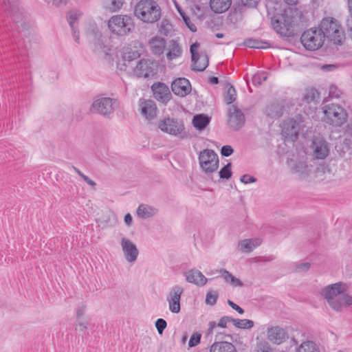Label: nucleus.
<instances>
[{
	"mask_svg": "<svg viewBox=\"0 0 352 352\" xmlns=\"http://www.w3.org/2000/svg\"><path fill=\"white\" fill-rule=\"evenodd\" d=\"M159 32L166 36H170L173 32V27L170 22L166 19H163L160 23L158 25Z\"/></svg>",
	"mask_w": 352,
	"mask_h": 352,
	"instance_id": "34",
	"label": "nucleus"
},
{
	"mask_svg": "<svg viewBox=\"0 0 352 352\" xmlns=\"http://www.w3.org/2000/svg\"><path fill=\"white\" fill-rule=\"evenodd\" d=\"M245 116L241 109L232 105L228 111V124L233 130H239L245 124Z\"/></svg>",
	"mask_w": 352,
	"mask_h": 352,
	"instance_id": "19",
	"label": "nucleus"
},
{
	"mask_svg": "<svg viewBox=\"0 0 352 352\" xmlns=\"http://www.w3.org/2000/svg\"><path fill=\"white\" fill-rule=\"evenodd\" d=\"M320 98V94L316 89H310L306 91L302 98V101L306 103L314 102L316 104Z\"/></svg>",
	"mask_w": 352,
	"mask_h": 352,
	"instance_id": "36",
	"label": "nucleus"
},
{
	"mask_svg": "<svg viewBox=\"0 0 352 352\" xmlns=\"http://www.w3.org/2000/svg\"><path fill=\"white\" fill-rule=\"evenodd\" d=\"M166 326L167 323L166 320L162 318H159L155 322V327L160 334H162Z\"/></svg>",
	"mask_w": 352,
	"mask_h": 352,
	"instance_id": "49",
	"label": "nucleus"
},
{
	"mask_svg": "<svg viewBox=\"0 0 352 352\" xmlns=\"http://www.w3.org/2000/svg\"><path fill=\"white\" fill-rule=\"evenodd\" d=\"M343 143L347 148H352V123L346 126L343 134Z\"/></svg>",
	"mask_w": 352,
	"mask_h": 352,
	"instance_id": "39",
	"label": "nucleus"
},
{
	"mask_svg": "<svg viewBox=\"0 0 352 352\" xmlns=\"http://www.w3.org/2000/svg\"><path fill=\"white\" fill-rule=\"evenodd\" d=\"M182 50L179 43L175 41L171 40L169 42L168 52L166 54L167 58L170 60L175 59L181 56Z\"/></svg>",
	"mask_w": 352,
	"mask_h": 352,
	"instance_id": "31",
	"label": "nucleus"
},
{
	"mask_svg": "<svg viewBox=\"0 0 352 352\" xmlns=\"http://www.w3.org/2000/svg\"><path fill=\"white\" fill-rule=\"evenodd\" d=\"M158 127L162 131L175 136L181 134L184 130L182 121L170 118L160 120Z\"/></svg>",
	"mask_w": 352,
	"mask_h": 352,
	"instance_id": "13",
	"label": "nucleus"
},
{
	"mask_svg": "<svg viewBox=\"0 0 352 352\" xmlns=\"http://www.w3.org/2000/svg\"><path fill=\"white\" fill-rule=\"evenodd\" d=\"M232 176L231 163H228L223 167L219 171V177L221 179H228Z\"/></svg>",
	"mask_w": 352,
	"mask_h": 352,
	"instance_id": "44",
	"label": "nucleus"
},
{
	"mask_svg": "<svg viewBox=\"0 0 352 352\" xmlns=\"http://www.w3.org/2000/svg\"><path fill=\"white\" fill-rule=\"evenodd\" d=\"M85 312V305H80L76 310V315L78 318H80L84 315Z\"/></svg>",
	"mask_w": 352,
	"mask_h": 352,
	"instance_id": "60",
	"label": "nucleus"
},
{
	"mask_svg": "<svg viewBox=\"0 0 352 352\" xmlns=\"http://www.w3.org/2000/svg\"><path fill=\"white\" fill-rule=\"evenodd\" d=\"M233 318L230 316H223L222 317L219 322L217 323V327L221 328H226L227 327V324L228 322H232Z\"/></svg>",
	"mask_w": 352,
	"mask_h": 352,
	"instance_id": "50",
	"label": "nucleus"
},
{
	"mask_svg": "<svg viewBox=\"0 0 352 352\" xmlns=\"http://www.w3.org/2000/svg\"><path fill=\"white\" fill-rule=\"evenodd\" d=\"M123 3L124 0H111L108 8L111 12H117L122 8Z\"/></svg>",
	"mask_w": 352,
	"mask_h": 352,
	"instance_id": "45",
	"label": "nucleus"
},
{
	"mask_svg": "<svg viewBox=\"0 0 352 352\" xmlns=\"http://www.w3.org/2000/svg\"><path fill=\"white\" fill-rule=\"evenodd\" d=\"M324 39V32L319 28H312L307 30L300 37L302 45L305 49L310 51L316 50L321 47Z\"/></svg>",
	"mask_w": 352,
	"mask_h": 352,
	"instance_id": "10",
	"label": "nucleus"
},
{
	"mask_svg": "<svg viewBox=\"0 0 352 352\" xmlns=\"http://www.w3.org/2000/svg\"><path fill=\"white\" fill-rule=\"evenodd\" d=\"M87 184H89V186H91L93 188H95L96 186V183L91 179L89 177H88L87 176H86L85 175H82V177H81Z\"/></svg>",
	"mask_w": 352,
	"mask_h": 352,
	"instance_id": "58",
	"label": "nucleus"
},
{
	"mask_svg": "<svg viewBox=\"0 0 352 352\" xmlns=\"http://www.w3.org/2000/svg\"><path fill=\"white\" fill-rule=\"evenodd\" d=\"M151 89L155 98L162 103H167L171 98L170 89L164 83L155 82L152 85Z\"/></svg>",
	"mask_w": 352,
	"mask_h": 352,
	"instance_id": "21",
	"label": "nucleus"
},
{
	"mask_svg": "<svg viewBox=\"0 0 352 352\" xmlns=\"http://www.w3.org/2000/svg\"><path fill=\"white\" fill-rule=\"evenodd\" d=\"M341 94V91L336 85H332L329 87V96L330 98H338Z\"/></svg>",
	"mask_w": 352,
	"mask_h": 352,
	"instance_id": "47",
	"label": "nucleus"
},
{
	"mask_svg": "<svg viewBox=\"0 0 352 352\" xmlns=\"http://www.w3.org/2000/svg\"><path fill=\"white\" fill-rule=\"evenodd\" d=\"M201 337V335L200 333H195L192 334L188 342L189 347H193L197 346L200 342Z\"/></svg>",
	"mask_w": 352,
	"mask_h": 352,
	"instance_id": "48",
	"label": "nucleus"
},
{
	"mask_svg": "<svg viewBox=\"0 0 352 352\" xmlns=\"http://www.w3.org/2000/svg\"><path fill=\"white\" fill-rule=\"evenodd\" d=\"M199 161L203 171L207 174L217 170L219 167V157L210 149H205L199 153Z\"/></svg>",
	"mask_w": 352,
	"mask_h": 352,
	"instance_id": "12",
	"label": "nucleus"
},
{
	"mask_svg": "<svg viewBox=\"0 0 352 352\" xmlns=\"http://www.w3.org/2000/svg\"><path fill=\"white\" fill-rule=\"evenodd\" d=\"M267 74L265 72H260L252 76V82L255 85H260L267 79Z\"/></svg>",
	"mask_w": 352,
	"mask_h": 352,
	"instance_id": "43",
	"label": "nucleus"
},
{
	"mask_svg": "<svg viewBox=\"0 0 352 352\" xmlns=\"http://www.w3.org/2000/svg\"><path fill=\"white\" fill-rule=\"evenodd\" d=\"M258 0H241V3L244 6L254 7L256 6Z\"/></svg>",
	"mask_w": 352,
	"mask_h": 352,
	"instance_id": "57",
	"label": "nucleus"
},
{
	"mask_svg": "<svg viewBox=\"0 0 352 352\" xmlns=\"http://www.w3.org/2000/svg\"><path fill=\"white\" fill-rule=\"evenodd\" d=\"M234 152L233 148L231 146L226 145L223 146L221 149V154L225 157L230 156Z\"/></svg>",
	"mask_w": 352,
	"mask_h": 352,
	"instance_id": "53",
	"label": "nucleus"
},
{
	"mask_svg": "<svg viewBox=\"0 0 352 352\" xmlns=\"http://www.w3.org/2000/svg\"><path fill=\"white\" fill-rule=\"evenodd\" d=\"M173 92L180 97L187 96L191 91V85L189 80L185 78L175 79L171 84Z\"/></svg>",
	"mask_w": 352,
	"mask_h": 352,
	"instance_id": "22",
	"label": "nucleus"
},
{
	"mask_svg": "<svg viewBox=\"0 0 352 352\" xmlns=\"http://www.w3.org/2000/svg\"><path fill=\"white\" fill-rule=\"evenodd\" d=\"M108 27L113 34L118 36H125L134 28V23L130 16L117 14L109 19Z\"/></svg>",
	"mask_w": 352,
	"mask_h": 352,
	"instance_id": "8",
	"label": "nucleus"
},
{
	"mask_svg": "<svg viewBox=\"0 0 352 352\" xmlns=\"http://www.w3.org/2000/svg\"><path fill=\"white\" fill-rule=\"evenodd\" d=\"M199 44L196 42L190 45V51L192 55V69L197 72H203L208 66V57L206 54L197 52Z\"/></svg>",
	"mask_w": 352,
	"mask_h": 352,
	"instance_id": "14",
	"label": "nucleus"
},
{
	"mask_svg": "<svg viewBox=\"0 0 352 352\" xmlns=\"http://www.w3.org/2000/svg\"><path fill=\"white\" fill-rule=\"evenodd\" d=\"M347 285L338 282L326 286L322 289V294L333 310L342 311L352 305V296L347 294Z\"/></svg>",
	"mask_w": 352,
	"mask_h": 352,
	"instance_id": "1",
	"label": "nucleus"
},
{
	"mask_svg": "<svg viewBox=\"0 0 352 352\" xmlns=\"http://www.w3.org/2000/svg\"><path fill=\"white\" fill-rule=\"evenodd\" d=\"M261 243V239L258 238L244 239L239 243L238 248L243 252L248 253L259 246Z\"/></svg>",
	"mask_w": 352,
	"mask_h": 352,
	"instance_id": "27",
	"label": "nucleus"
},
{
	"mask_svg": "<svg viewBox=\"0 0 352 352\" xmlns=\"http://www.w3.org/2000/svg\"><path fill=\"white\" fill-rule=\"evenodd\" d=\"M236 98V91L233 86L230 85L224 95V101L226 104H230L234 102Z\"/></svg>",
	"mask_w": 352,
	"mask_h": 352,
	"instance_id": "42",
	"label": "nucleus"
},
{
	"mask_svg": "<svg viewBox=\"0 0 352 352\" xmlns=\"http://www.w3.org/2000/svg\"><path fill=\"white\" fill-rule=\"evenodd\" d=\"M319 28L324 32V38H327L334 44H341L344 38V34L340 25L333 18L324 19L321 21Z\"/></svg>",
	"mask_w": 352,
	"mask_h": 352,
	"instance_id": "9",
	"label": "nucleus"
},
{
	"mask_svg": "<svg viewBox=\"0 0 352 352\" xmlns=\"http://www.w3.org/2000/svg\"><path fill=\"white\" fill-rule=\"evenodd\" d=\"M232 0H210V6L212 11L216 13H223L230 7Z\"/></svg>",
	"mask_w": 352,
	"mask_h": 352,
	"instance_id": "30",
	"label": "nucleus"
},
{
	"mask_svg": "<svg viewBox=\"0 0 352 352\" xmlns=\"http://www.w3.org/2000/svg\"><path fill=\"white\" fill-rule=\"evenodd\" d=\"M311 148L314 156L320 160L325 159L329 153V148L327 142L321 137H314Z\"/></svg>",
	"mask_w": 352,
	"mask_h": 352,
	"instance_id": "18",
	"label": "nucleus"
},
{
	"mask_svg": "<svg viewBox=\"0 0 352 352\" xmlns=\"http://www.w3.org/2000/svg\"><path fill=\"white\" fill-rule=\"evenodd\" d=\"M240 181L245 184H248L256 182V178L248 174H245L241 177Z\"/></svg>",
	"mask_w": 352,
	"mask_h": 352,
	"instance_id": "51",
	"label": "nucleus"
},
{
	"mask_svg": "<svg viewBox=\"0 0 352 352\" xmlns=\"http://www.w3.org/2000/svg\"><path fill=\"white\" fill-rule=\"evenodd\" d=\"M290 173L300 179L308 180L320 178L322 173H324L327 168L320 165L316 169L309 164L304 157L291 159L287 162Z\"/></svg>",
	"mask_w": 352,
	"mask_h": 352,
	"instance_id": "3",
	"label": "nucleus"
},
{
	"mask_svg": "<svg viewBox=\"0 0 352 352\" xmlns=\"http://www.w3.org/2000/svg\"><path fill=\"white\" fill-rule=\"evenodd\" d=\"M135 15L147 23L157 21L162 16V9L154 0H141L135 8Z\"/></svg>",
	"mask_w": 352,
	"mask_h": 352,
	"instance_id": "7",
	"label": "nucleus"
},
{
	"mask_svg": "<svg viewBox=\"0 0 352 352\" xmlns=\"http://www.w3.org/2000/svg\"><path fill=\"white\" fill-rule=\"evenodd\" d=\"M120 243L125 260L129 263H135L139 255L137 245L126 237H122Z\"/></svg>",
	"mask_w": 352,
	"mask_h": 352,
	"instance_id": "15",
	"label": "nucleus"
},
{
	"mask_svg": "<svg viewBox=\"0 0 352 352\" xmlns=\"http://www.w3.org/2000/svg\"><path fill=\"white\" fill-rule=\"evenodd\" d=\"M140 53L133 49H127L123 54L122 60L118 63V68L121 71H125L131 73V69L134 67L133 62L138 59Z\"/></svg>",
	"mask_w": 352,
	"mask_h": 352,
	"instance_id": "17",
	"label": "nucleus"
},
{
	"mask_svg": "<svg viewBox=\"0 0 352 352\" xmlns=\"http://www.w3.org/2000/svg\"><path fill=\"white\" fill-rule=\"evenodd\" d=\"M245 44L250 48L263 49L268 47L267 42H263L256 39L250 38L245 41Z\"/></svg>",
	"mask_w": 352,
	"mask_h": 352,
	"instance_id": "41",
	"label": "nucleus"
},
{
	"mask_svg": "<svg viewBox=\"0 0 352 352\" xmlns=\"http://www.w3.org/2000/svg\"><path fill=\"white\" fill-rule=\"evenodd\" d=\"M166 44V40L159 36H153L148 41V47L151 52L157 56H160L164 53Z\"/></svg>",
	"mask_w": 352,
	"mask_h": 352,
	"instance_id": "26",
	"label": "nucleus"
},
{
	"mask_svg": "<svg viewBox=\"0 0 352 352\" xmlns=\"http://www.w3.org/2000/svg\"><path fill=\"white\" fill-rule=\"evenodd\" d=\"M131 73L140 78H148L153 75V62L150 60H140L131 69Z\"/></svg>",
	"mask_w": 352,
	"mask_h": 352,
	"instance_id": "20",
	"label": "nucleus"
},
{
	"mask_svg": "<svg viewBox=\"0 0 352 352\" xmlns=\"http://www.w3.org/2000/svg\"><path fill=\"white\" fill-rule=\"evenodd\" d=\"M71 29H72V35H73V38H74V41L77 43H79L80 36H79V32L77 30V26H75V28H71Z\"/></svg>",
	"mask_w": 352,
	"mask_h": 352,
	"instance_id": "59",
	"label": "nucleus"
},
{
	"mask_svg": "<svg viewBox=\"0 0 352 352\" xmlns=\"http://www.w3.org/2000/svg\"><path fill=\"white\" fill-rule=\"evenodd\" d=\"M210 352H237L235 346L228 342H216L210 349Z\"/></svg>",
	"mask_w": 352,
	"mask_h": 352,
	"instance_id": "28",
	"label": "nucleus"
},
{
	"mask_svg": "<svg viewBox=\"0 0 352 352\" xmlns=\"http://www.w3.org/2000/svg\"><path fill=\"white\" fill-rule=\"evenodd\" d=\"M302 15L297 10L285 11L283 14L272 20L274 30L283 36H292L297 28L302 24Z\"/></svg>",
	"mask_w": 352,
	"mask_h": 352,
	"instance_id": "2",
	"label": "nucleus"
},
{
	"mask_svg": "<svg viewBox=\"0 0 352 352\" xmlns=\"http://www.w3.org/2000/svg\"><path fill=\"white\" fill-rule=\"evenodd\" d=\"M258 348L261 352H271V348L269 344L265 341L261 342L258 344Z\"/></svg>",
	"mask_w": 352,
	"mask_h": 352,
	"instance_id": "55",
	"label": "nucleus"
},
{
	"mask_svg": "<svg viewBox=\"0 0 352 352\" xmlns=\"http://www.w3.org/2000/svg\"><path fill=\"white\" fill-rule=\"evenodd\" d=\"M266 113L272 118H276L282 116L283 109L280 104L274 103L267 107Z\"/></svg>",
	"mask_w": 352,
	"mask_h": 352,
	"instance_id": "35",
	"label": "nucleus"
},
{
	"mask_svg": "<svg viewBox=\"0 0 352 352\" xmlns=\"http://www.w3.org/2000/svg\"><path fill=\"white\" fill-rule=\"evenodd\" d=\"M183 292L184 289L179 285H175L170 289L166 297V301L168 302V309L170 312L173 314L180 312V300Z\"/></svg>",
	"mask_w": 352,
	"mask_h": 352,
	"instance_id": "16",
	"label": "nucleus"
},
{
	"mask_svg": "<svg viewBox=\"0 0 352 352\" xmlns=\"http://www.w3.org/2000/svg\"><path fill=\"white\" fill-rule=\"evenodd\" d=\"M182 19L186 26L190 29V30H191L193 32L197 31V28L195 25L191 22L190 19L186 14L183 16Z\"/></svg>",
	"mask_w": 352,
	"mask_h": 352,
	"instance_id": "52",
	"label": "nucleus"
},
{
	"mask_svg": "<svg viewBox=\"0 0 352 352\" xmlns=\"http://www.w3.org/2000/svg\"><path fill=\"white\" fill-rule=\"evenodd\" d=\"M322 121L333 127H340L347 122L348 113L340 104L336 103L322 104Z\"/></svg>",
	"mask_w": 352,
	"mask_h": 352,
	"instance_id": "5",
	"label": "nucleus"
},
{
	"mask_svg": "<svg viewBox=\"0 0 352 352\" xmlns=\"http://www.w3.org/2000/svg\"><path fill=\"white\" fill-rule=\"evenodd\" d=\"M216 326H217V324H216L215 322L210 321L208 323V333H212L213 329L216 327Z\"/></svg>",
	"mask_w": 352,
	"mask_h": 352,
	"instance_id": "62",
	"label": "nucleus"
},
{
	"mask_svg": "<svg viewBox=\"0 0 352 352\" xmlns=\"http://www.w3.org/2000/svg\"><path fill=\"white\" fill-rule=\"evenodd\" d=\"M347 1L350 16H352V0H347Z\"/></svg>",
	"mask_w": 352,
	"mask_h": 352,
	"instance_id": "64",
	"label": "nucleus"
},
{
	"mask_svg": "<svg viewBox=\"0 0 352 352\" xmlns=\"http://www.w3.org/2000/svg\"><path fill=\"white\" fill-rule=\"evenodd\" d=\"M187 282L197 286H204L206 284L208 279L198 270L192 269L184 273Z\"/></svg>",
	"mask_w": 352,
	"mask_h": 352,
	"instance_id": "24",
	"label": "nucleus"
},
{
	"mask_svg": "<svg viewBox=\"0 0 352 352\" xmlns=\"http://www.w3.org/2000/svg\"><path fill=\"white\" fill-rule=\"evenodd\" d=\"M119 107L116 98L109 97H96L94 99L91 110L103 116H109Z\"/></svg>",
	"mask_w": 352,
	"mask_h": 352,
	"instance_id": "11",
	"label": "nucleus"
},
{
	"mask_svg": "<svg viewBox=\"0 0 352 352\" xmlns=\"http://www.w3.org/2000/svg\"><path fill=\"white\" fill-rule=\"evenodd\" d=\"M232 324L238 329H250L254 327V322L248 319L233 318Z\"/></svg>",
	"mask_w": 352,
	"mask_h": 352,
	"instance_id": "38",
	"label": "nucleus"
},
{
	"mask_svg": "<svg viewBox=\"0 0 352 352\" xmlns=\"http://www.w3.org/2000/svg\"><path fill=\"white\" fill-rule=\"evenodd\" d=\"M310 266H311V265L308 262L302 263L296 265V270L297 272H307L309 270Z\"/></svg>",
	"mask_w": 352,
	"mask_h": 352,
	"instance_id": "54",
	"label": "nucleus"
},
{
	"mask_svg": "<svg viewBox=\"0 0 352 352\" xmlns=\"http://www.w3.org/2000/svg\"><path fill=\"white\" fill-rule=\"evenodd\" d=\"M124 222L126 225L130 226L132 223V217L130 214H127L124 217Z\"/></svg>",
	"mask_w": 352,
	"mask_h": 352,
	"instance_id": "63",
	"label": "nucleus"
},
{
	"mask_svg": "<svg viewBox=\"0 0 352 352\" xmlns=\"http://www.w3.org/2000/svg\"><path fill=\"white\" fill-rule=\"evenodd\" d=\"M221 276L225 282L230 283L234 287H242L243 283L237 278L234 277L232 274L226 270H221Z\"/></svg>",
	"mask_w": 352,
	"mask_h": 352,
	"instance_id": "33",
	"label": "nucleus"
},
{
	"mask_svg": "<svg viewBox=\"0 0 352 352\" xmlns=\"http://www.w3.org/2000/svg\"><path fill=\"white\" fill-rule=\"evenodd\" d=\"M76 329L83 332L87 329V325L85 322H79L76 324Z\"/></svg>",
	"mask_w": 352,
	"mask_h": 352,
	"instance_id": "61",
	"label": "nucleus"
},
{
	"mask_svg": "<svg viewBox=\"0 0 352 352\" xmlns=\"http://www.w3.org/2000/svg\"><path fill=\"white\" fill-rule=\"evenodd\" d=\"M82 15V12L78 10H71L68 12L67 21L71 28H74L75 26H77L78 21Z\"/></svg>",
	"mask_w": 352,
	"mask_h": 352,
	"instance_id": "37",
	"label": "nucleus"
},
{
	"mask_svg": "<svg viewBox=\"0 0 352 352\" xmlns=\"http://www.w3.org/2000/svg\"><path fill=\"white\" fill-rule=\"evenodd\" d=\"M297 352H319V351L314 342L306 341L300 345Z\"/></svg>",
	"mask_w": 352,
	"mask_h": 352,
	"instance_id": "40",
	"label": "nucleus"
},
{
	"mask_svg": "<svg viewBox=\"0 0 352 352\" xmlns=\"http://www.w3.org/2000/svg\"><path fill=\"white\" fill-rule=\"evenodd\" d=\"M210 118L207 115L199 114L194 116L192 124L199 131H201L210 123Z\"/></svg>",
	"mask_w": 352,
	"mask_h": 352,
	"instance_id": "32",
	"label": "nucleus"
},
{
	"mask_svg": "<svg viewBox=\"0 0 352 352\" xmlns=\"http://www.w3.org/2000/svg\"><path fill=\"white\" fill-rule=\"evenodd\" d=\"M309 118L296 115L285 120L282 124V133L285 138L296 141L299 134L305 133L309 129Z\"/></svg>",
	"mask_w": 352,
	"mask_h": 352,
	"instance_id": "6",
	"label": "nucleus"
},
{
	"mask_svg": "<svg viewBox=\"0 0 352 352\" xmlns=\"http://www.w3.org/2000/svg\"><path fill=\"white\" fill-rule=\"evenodd\" d=\"M139 106L142 115L148 120L153 119L157 116V107L152 100L140 98Z\"/></svg>",
	"mask_w": 352,
	"mask_h": 352,
	"instance_id": "23",
	"label": "nucleus"
},
{
	"mask_svg": "<svg viewBox=\"0 0 352 352\" xmlns=\"http://www.w3.org/2000/svg\"><path fill=\"white\" fill-rule=\"evenodd\" d=\"M268 340L276 344H280L287 338L286 331L279 327H274L267 330Z\"/></svg>",
	"mask_w": 352,
	"mask_h": 352,
	"instance_id": "25",
	"label": "nucleus"
},
{
	"mask_svg": "<svg viewBox=\"0 0 352 352\" xmlns=\"http://www.w3.org/2000/svg\"><path fill=\"white\" fill-rule=\"evenodd\" d=\"M0 6L6 15L12 19L20 30L30 28L28 17L21 7L19 0H2Z\"/></svg>",
	"mask_w": 352,
	"mask_h": 352,
	"instance_id": "4",
	"label": "nucleus"
},
{
	"mask_svg": "<svg viewBox=\"0 0 352 352\" xmlns=\"http://www.w3.org/2000/svg\"><path fill=\"white\" fill-rule=\"evenodd\" d=\"M228 304L234 310H236L238 313L240 314H243L244 313L243 309L240 307L239 305L235 304L234 302H232L230 300H228Z\"/></svg>",
	"mask_w": 352,
	"mask_h": 352,
	"instance_id": "56",
	"label": "nucleus"
},
{
	"mask_svg": "<svg viewBox=\"0 0 352 352\" xmlns=\"http://www.w3.org/2000/svg\"><path fill=\"white\" fill-rule=\"evenodd\" d=\"M218 294L217 292H208L206 294V302L208 305H214L217 300Z\"/></svg>",
	"mask_w": 352,
	"mask_h": 352,
	"instance_id": "46",
	"label": "nucleus"
},
{
	"mask_svg": "<svg viewBox=\"0 0 352 352\" xmlns=\"http://www.w3.org/2000/svg\"><path fill=\"white\" fill-rule=\"evenodd\" d=\"M158 210L147 204H140L137 209V214L140 218L148 219L157 214Z\"/></svg>",
	"mask_w": 352,
	"mask_h": 352,
	"instance_id": "29",
	"label": "nucleus"
}]
</instances>
